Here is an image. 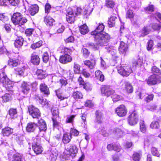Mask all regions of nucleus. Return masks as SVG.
<instances>
[{"label":"nucleus","mask_w":161,"mask_h":161,"mask_svg":"<svg viewBox=\"0 0 161 161\" xmlns=\"http://www.w3.org/2000/svg\"><path fill=\"white\" fill-rule=\"evenodd\" d=\"M2 133L3 136H8L13 133V129L8 127H5L2 129Z\"/></svg>","instance_id":"nucleus-19"},{"label":"nucleus","mask_w":161,"mask_h":161,"mask_svg":"<svg viewBox=\"0 0 161 161\" xmlns=\"http://www.w3.org/2000/svg\"><path fill=\"white\" fill-rule=\"evenodd\" d=\"M8 114L11 119H14L17 117V110L16 108H11L8 111Z\"/></svg>","instance_id":"nucleus-33"},{"label":"nucleus","mask_w":161,"mask_h":161,"mask_svg":"<svg viewBox=\"0 0 161 161\" xmlns=\"http://www.w3.org/2000/svg\"><path fill=\"white\" fill-rule=\"evenodd\" d=\"M58 155L57 151L55 149H52L51 151H48L46 154L47 157L51 161H55L57 159Z\"/></svg>","instance_id":"nucleus-10"},{"label":"nucleus","mask_w":161,"mask_h":161,"mask_svg":"<svg viewBox=\"0 0 161 161\" xmlns=\"http://www.w3.org/2000/svg\"><path fill=\"white\" fill-rule=\"evenodd\" d=\"M154 6L153 5L149 4L144 8V10L146 12H153L154 11Z\"/></svg>","instance_id":"nucleus-60"},{"label":"nucleus","mask_w":161,"mask_h":161,"mask_svg":"<svg viewBox=\"0 0 161 161\" xmlns=\"http://www.w3.org/2000/svg\"><path fill=\"white\" fill-rule=\"evenodd\" d=\"M143 63V60L142 59L139 58L137 60L133 62V65L135 66H141Z\"/></svg>","instance_id":"nucleus-57"},{"label":"nucleus","mask_w":161,"mask_h":161,"mask_svg":"<svg viewBox=\"0 0 161 161\" xmlns=\"http://www.w3.org/2000/svg\"><path fill=\"white\" fill-rule=\"evenodd\" d=\"M72 58L69 54H65L60 57L59 58L60 62L63 64H66L68 62H70Z\"/></svg>","instance_id":"nucleus-14"},{"label":"nucleus","mask_w":161,"mask_h":161,"mask_svg":"<svg viewBox=\"0 0 161 161\" xmlns=\"http://www.w3.org/2000/svg\"><path fill=\"white\" fill-rule=\"evenodd\" d=\"M156 75H153L150 76L147 80V83L150 85H155L157 83Z\"/></svg>","instance_id":"nucleus-22"},{"label":"nucleus","mask_w":161,"mask_h":161,"mask_svg":"<svg viewBox=\"0 0 161 161\" xmlns=\"http://www.w3.org/2000/svg\"><path fill=\"white\" fill-rule=\"evenodd\" d=\"M115 112L118 116L123 117L126 115L127 110L125 105L121 104L115 109Z\"/></svg>","instance_id":"nucleus-8"},{"label":"nucleus","mask_w":161,"mask_h":161,"mask_svg":"<svg viewBox=\"0 0 161 161\" xmlns=\"http://www.w3.org/2000/svg\"><path fill=\"white\" fill-rule=\"evenodd\" d=\"M127 46L125 43L123 42H121L119 48V50L120 53H123L127 51Z\"/></svg>","instance_id":"nucleus-31"},{"label":"nucleus","mask_w":161,"mask_h":161,"mask_svg":"<svg viewBox=\"0 0 161 161\" xmlns=\"http://www.w3.org/2000/svg\"><path fill=\"white\" fill-rule=\"evenodd\" d=\"M159 127V124L158 122L157 121L152 122L150 125L151 128L153 129L158 128Z\"/></svg>","instance_id":"nucleus-56"},{"label":"nucleus","mask_w":161,"mask_h":161,"mask_svg":"<svg viewBox=\"0 0 161 161\" xmlns=\"http://www.w3.org/2000/svg\"><path fill=\"white\" fill-rule=\"evenodd\" d=\"M102 94L105 96L108 97L115 93L114 91L107 86H104L101 88Z\"/></svg>","instance_id":"nucleus-9"},{"label":"nucleus","mask_w":161,"mask_h":161,"mask_svg":"<svg viewBox=\"0 0 161 161\" xmlns=\"http://www.w3.org/2000/svg\"><path fill=\"white\" fill-rule=\"evenodd\" d=\"M42 44V42L39 41L37 42L34 43L31 46V48L33 49H36L37 48L39 47Z\"/></svg>","instance_id":"nucleus-50"},{"label":"nucleus","mask_w":161,"mask_h":161,"mask_svg":"<svg viewBox=\"0 0 161 161\" xmlns=\"http://www.w3.org/2000/svg\"><path fill=\"white\" fill-rule=\"evenodd\" d=\"M94 38L95 44L93 43H88L87 44V46L89 47L90 48L93 49L95 50H96L98 48L99 46H104L107 44V43H104L102 45L97 44L95 42V36H94Z\"/></svg>","instance_id":"nucleus-27"},{"label":"nucleus","mask_w":161,"mask_h":161,"mask_svg":"<svg viewBox=\"0 0 161 161\" xmlns=\"http://www.w3.org/2000/svg\"><path fill=\"white\" fill-rule=\"evenodd\" d=\"M95 76L97 79L101 82L103 81L104 80V76L100 70H98L95 71Z\"/></svg>","instance_id":"nucleus-29"},{"label":"nucleus","mask_w":161,"mask_h":161,"mask_svg":"<svg viewBox=\"0 0 161 161\" xmlns=\"http://www.w3.org/2000/svg\"><path fill=\"white\" fill-rule=\"evenodd\" d=\"M52 120L53 121V125L54 128H56L58 130L59 129L62 128V124L59 123L58 122L56 119H54V118H52Z\"/></svg>","instance_id":"nucleus-47"},{"label":"nucleus","mask_w":161,"mask_h":161,"mask_svg":"<svg viewBox=\"0 0 161 161\" xmlns=\"http://www.w3.org/2000/svg\"><path fill=\"white\" fill-rule=\"evenodd\" d=\"M24 39L21 36L18 37L14 42V45L15 47H18L22 46L23 44Z\"/></svg>","instance_id":"nucleus-28"},{"label":"nucleus","mask_w":161,"mask_h":161,"mask_svg":"<svg viewBox=\"0 0 161 161\" xmlns=\"http://www.w3.org/2000/svg\"><path fill=\"white\" fill-rule=\"evenodd\" d=\"M95 121L98 123H100L103 120V114L99 110H97L95 113Z\"/></svg>","instance_id":"nucleus-24"},{"label":"nucleus","mask_w":161,"mask_h":161,"mask_svg":"<svg viewBox=\"0 0 161 161\" xmlns=\"http://www.w3.org/2000/svg\"><path fill=\"white\" fill-rule=\"evenodd\" d=\"M151 31L150 26H144L141 31V36H144L148 34Z\"/></svg>","instance_id":"nucleus-30"},{"label":"nucleus","mask_w":161,"mask_h":161,"mask_svg":"<svg viewBox=\"0 0 161 161\" xmlns=\"http://www.w3.org/2000/svg\"><path fill=\"white\" fill-rule=\"evenodd\" d=\"M152 153L155 156L159 157L160 154L157 148L155 147H153L152 148Z\"/></svg>","instance_id":"nucleus-63"},{"label":"nucleus","mask_w":161,"mask_h":161,"mask_svg":"<svg viewBox=\"0 0 161 161\" xmlns=\"http://www.w3.org/2000/svg\"><path fill=\"white\" fill-rule=\"evenodd\" d=\"M29 144H32V148L33 150L36 154L41 153L43 151V148L41 145L40 138L38 136L36 137H33Z\"/></svg>","instance_id":"nucleus-2"},{"label":"nucleus","mask_w":161,"mask_h":161,"mask_svg":"<svg viewBox=\"0 0 161 161\" xmlns=\"http://www.w3.org/2000/svg\"><path fill=\"white\" fill-rule=\"evenodd\" d=\"M72 138V136L69 133H65L64 134L62 137V141L64 144H68L70 142Z\"/></svg>","instance_id":"nucleus-21"},{"label":"nucleus","mask_w":161,"mask_h":161,"mask_svg":"<svg viewBox=\"0 0 161 161\" xmlns=\"http://www.w3.org/2000/svg\"><path fill=\"white\" fill-rule=\"evenodd\" d=\"M80 66L75 63L74 64L73 70L75 74H79L80 72Z\"/></svg>","instance_id":"nucleus-49"},{"label":"nucleus","mask_w":161,"mask_h":161,"mask_svg":"<svg viewBox=\"0 0 161 161\" xmlns=\"http://www.w3.org/2000/svg\"><path fill=\"white\" fill-rule=\"evenodd\" d=\"M56 95L58 99H60V100H62L64 99H67L68 97V96H64L63 94H62L59 92L58 91H56Z\"/></svg>","instance_id":"nucleus-48"},{"label":"nucleus","mask_w":161,"mask_h":161,"mask_svg":"<svg viewBox=\"0 0 161 161\" xmlns=\"http://www.w3.org/2000/svg\"><path fill=\"white\" fill-rule=\"evenodd\" d=\"M79 30L80 33L83 35L86 34L89 31L88 27L86 24L81 25L80 27Z\"/></svg>","instance_id":"nucleus-34"},{"label":"nucleus","mask_w":161,"mask_h":161,"mask_svg":"<svg viewBox=\"0 0 161 161\" xmlns=\"http://www.w3.org/2000/svg\"><path fill=\"white\" fill-rule=\"evenodd\" d=\"M69 134L70 135H71V136H72V135L76 136L78 135L79 134V131L76 129L71 128Z\"/></svg>","instance_id":"nucleus-54"},{"label":"nucleus","mask_w":161,"mask_h":161,"mask_svg":"<svg viewBox=\"0 0 161 161\" xmlns=\"http://www.w3.org/2000/svg\"><path fill=\"white\" fill-rule=\"evenodd\" d=\"M0 20L5 23L8 20V17L4 14H0Z\"/></svg>","instance_id":"nucleus-64"},{"label":"nucleus","mask_w":161,"mask_h":161,"mask_svg":"<svg viewBox=\"0 0 161 161\" xmlns=\"http://www.w3.org/2000/svg\"><path fill=\"white\" fill-rule=\"evenodd\" d=\"M104 28L103 23H99L96 29L91 33L92 35L95 36V42L97 44L102 45L107 43L110 39V36L108 34L103 32Z\"/></svg>","instance_id":"nucleus-1"},{"label":"nucleus","mask_w":161,"mask_h":161,"mask_svg":"<svg viewBox=\"0 0 161 161\" xmlns=\"http://www.w3.org/2000/svg\"><path fill=\"white\" fill-rule=\"evenodd\" d=\"M42 59L43 61L45 63L47 62L49 60V55L48 53L47 52L44 53L42 56Z\"/></svg>","instance_id":"nucleus-62"},{"label":"nucleus","mask_w":161,"mask_h":161,"mask_svg":"<svg viewBox=\"0 0 161 161\" xmlns=\"http://www.w3.org/2000/svg\"><path fill=\"white\" fill-rule=\"evenodd\" d=\"M19 64V61L18 59H10L8 61V65L11 67H16Z\"/></svg>","instance_id":"nucleus-25"},{"label":"nucleus","mask_w":161,"mask_h":161,"mask_svg":"<svg viewBox=\"0 0 161 161\" xmlns=\"http://www.w3.org/2000/svg\"><path fill=\"white\" fill-rule=\"evenodd\" d=\"M36 75L37 78L40 79H42L46 77L45 73L42 70L38 69L36 73Z\"/></svg>","instance_id":"nucleus-36"},{"label":"nucleus","mask_w":161,"mask_h":161,"mask_svg":"<svg viewBox=\"0 0 161 161\" xmlns=\"http://www.w3.org/2000/svg\"><path fill=\"white\" fill-rule=\"evenodd\" d=\"M117 19L116 16H111L109 19L108 21V26L110 27L114 26L115 24V20Z\"/></svg>","instance_id":"nucleus-40"},{"label":"nucleus","mask_w":161,"mask_h":161,"mask_svg":"<svg viewBox=\"0 0 161 161\" xmlns=\"http://www.w3.org/2000/svg\"><path fill=\"white\" fill-rule=\"evenodd\" d=\"M34 32V29L32 28H28L26 29L25 31V34L27 36H30L33 34Z\"/></svg>","instance_id":"nucleus-58"},{"label":"nucleus","mask_w":161,"mask_h":161,"mask_svg":"<svg viewBox=\"0 0 161 161\" xmlns=\"http://www.w3.org/2000/svg\"><path fill=\"white\" fill-rule=\"evenodd\" d=\"M119 73L124 76H127L132 72L131 67L126 64H122L117 67Z\"/></svg>","instance_id":"nucleus-4"},{"label":"nucleus","mask_w":161,"mask_h":161,"mask_svg":"<svg viewBox=\"0 0 161 161\" xmlns=\"http://www.w3.org/2000/svg\"><path fill=\"white\" fill-rule=\"evenodd\" d=\"M9 79L7 77L6 75L4 72L0 74V81L3 85L6 82L8 81Z\"/></svg>","instance_id":"nucleus-37"},{"label":"nucleus","mask_w":161,"mask_h":161,"mask_svg":"<svg viewBox=\"0 0 161 161\" xmlns=\"http://www.w3.org/2000/svg\"><path fill=\"white\" fill-rule=\"evenodd\" d=\"M124 132L119 129H117L115 131V134L118 137H120L124 135Z\"/></svg>","instance_id":"nucleus-55"},{"label":"nucleus","mask_w":161,"mask_h":161,"mask_svg":"<svg viewBox=\"0 0 161 161\" xmlns=\"http://www.w3.org/2000/svg\"><path fill=\"white\" fill-rule=\"evenodd\" d=\"M72 96L75 100H77L81 98L82 97V94L80 92L74 91Z\"/></svg>","instance_id":"nucleus-42"},{"label":"nucleus","mask_w":161,"mask_h":161,"mask_svg":"<svg viewBox=\"0 0 161 161\" xmlns=\"http://www.w3.org/2000/svg\"><path fill=\"white\" fill-rule=\"evenodd\" d=\"M30 87V85L24 81L22 82L20 86L21 91L25 95L27 94L29 92Z\"/></svg>","instance_id":"nucleus-12"},{"label":"nucleus","mask_w":161,"mask_h":161,"mask_svg":"<svg viewBox=\"0 0 161 161\" xmlns=\"http://www.w3.org/2000/svg\"><path fill=\"white\" fill-rule=\"evenodd\" d=\"M75 16L72 11L68 12L66 16L67 21L70 23H73L75 20Z\"/></svg>","instance_id":"nucleus-15"},{"label":"nucleus","mask_w":161,"mask_h":161,"mask_svg":"<svg viewBox=\"0 0 161 161\" xmlns=\"http://www.w3.org/2000/svg\"><path fill=\"white\" fill-rule=\"evenodd\" d=\"M78 150V148L75 145L69 144L65 146L64 153L68 157L71 156L73 158L75 156Z\"/></svg>","instance_id":"nucleus-5"},{"label":"nucleus","mask_w":161,"mask_h":161,"mask_svg":"<svg viewBox=\"0 0 161 161\" xmlns=\"http://www.w3.org/2000/svg\"><path fill=\"white\" fill-rule=\"evenodd\" d=\"M125 89L128 93H131L133 92V87L130 83L126 82L125 83Z\"/></svg>","instance_id":"nucleus-39"},{"label":"nucleus","mask_w":161,"mask_h":161,"mask_svg":"<svg viewBox=\"0 0 161 161\" xmlns=\"http://www.w3.org/2000/svg\"><path fill=\"white\" fill-rule=\"evenodd\" d=\"M28 110L30 115L33 118H38L40 116V112L37 108L31 105L29 106Z\"/></svg>","instance_id":"nucleus-6"},{"label":"nucleus","mask_w":161,"mask_h":161,"mask_svg":"<svg viewBox=\"0 0 161 161\" xmlns=\"http://www.w3.org/2000/svg\"><path fill=\"white\" fill-rule=\"evenodd\" d=\"M37 126L38 127L39 132H45L47 129L45 121L42 119L38 121ZM39 134H40V133Z\"/></svg>","instance_id":"nucleus-11"},{"label":"nucleus","mask_w":161,"mask_h":161,"mask_svg":"<svg viewBox=\"0 0 161 161\" xmlns=\"http://www.w3.org/2000/svg\"><path fill=\"white\" fill-rule=\"evenodd\" d=\"M93 9V4L90 3L85 7V14L89 15L92 12Z\"/></svg>","instance_id":"nucleus-35"},{"label":"nucleus","mask_w":161,"mask_h":161,"mask_svg":"<svg viewBox=\"0 0 161 161\" xmlns=\"http://www.w3.org/2000/svg\"><path fill=\"white\" fill-rule=\"evenodd\" d=\"M75 115H68L66 120V123L72 124L74 120Z\"/></svg>","instance_id":"nucleus-51"},{"label":"nucleus","mask_w":161,"mask_h":161,"mask_svg":"<svg viewBox=\"0 0 161 161\" xmlns=\"http://www.w3.org/2000/svg\"><path fill=\"white\" fill-rule=\"evenodd\" d=\"M107 148L108 150H114L117 152L120 151V146L119 144H109L108 145Z\"/></svg>","instance_id":"nucleus-18"},{"label":"nucleus","mask_w":161,"mask_h":161,"mask_svg":"<svg viewBox=\"0 0 161 161\" xmlns=\"http://www.w3.org/2000/svg\"><path fill=\"white\" fill-rule=\"evenodd\" d=\"M14 82L9 79L8 81L6 82L3 85L7 90H11L14 86Z\"/></svg>","instance_id":"nucleus-32"},{"label":"nucleus","mask_w":161,"mask_h":161,"mask_svg":"<svg viewBox=\"0 0 161 161\" xmlns=\"http://www.w3.org/2000/svg\"><path fill=\"white\" fill-rule=\"evenodd\" d=\"M82 52L84 56L86 58H87L90 53L88 51V50L85 48H83L82 49Z\"/></svg>","instance_id":"nucleus-61"},{"label":"nucleus","mask_w":161,"mask_h":161,"mask_svg":"<svg viewBox=\"0 0 161 161\" xmlns=\"http://www.w3.org/2000/svg\"><path fill=\"white\" fill-rule=\"evenodd\" d=\"M44 21L46 24L49 25H52L54 20L52 18L49 16H47L45 18Z\"/></svg>","instance_id":"nucleus-41"},{"label":"nucleus","mask_w":161,"mask_h":161,"mask_svg":"<svg viewBox=\"0 0 161 161\" xmlns=\"http://www.w3.org/2000/svg\"><path fill=\"white\" fill-rule=\"evenodd\" d=\"M151 27L154 31H159L161 28V25L160 24L153 23L152 24Z\"/></svg>","instance_id":"nucleus-52"},{"label":"nucleus","mask_w":161,"mask_h":161,"mask_svg":"<svg viewBox=\"0 0 161 161\" xmlns=\"http://www.w3.org/2000/svg\"><path fill=\"white\" fill-rule=\"evenodd\" d=\"M40 89L41 92L46 96L50 94L49 88L45 83H42L40 84Z\"/></svg>","instance_id":"nucleus-13"},{"label":"nucleus","mask_w":161,"mask_h":161,"mask_svg":"<svg viewBox=\"0 0 161 161\" xmlns=\"http://www.w3.org/2000/svg\"><path fill=\"white\" fill-rule=\"evenodd\" d=\"M138 120V116L135 112H133L128 118V122L129 124L131 125H136Z\"/></svg>","instance_id":"nucleus-7"},{"label":"nucleus","mask_w":161,"mask_h":161,"mask_svg":"<svg viewBox=\"0 0 161 161\" xmlns=\"http://www.w3.org/2000/svg\"><path fill=\"white\" fill-rule=\"evenodd\" d=\"M15 73L20 75H23L25 70V67L22 68H17L15 69Z\"/></svg>","instance_id":"nucleus-45"},{"label":"nucleus","mask_w":161,"mask_h":161,"mask_svg":"<svg viewBox=\"0 0 161 161\" xmlns=\"http://www.w3.org/2000/svg\"><path fill=\"white\" fill-rule=\"evenodd\" d=\"M142 155L141 153L135 152L132 156V159L134 161H139L141 158Z\"/></svg>","instance_id":"nucleus-43"},{"label":"nucleus","mask_w":161,"mask_h":161,"mask_svg":"<svg viewBox=\"0 0 161 161\" xmlns=\"http://www.w3.org/2000/svg\"><path fill=\"white\" fill-rule=\"evenodd\" d=\"M11 20L15 25H21L27 21L26 18L24 17L22 14L18 12L14 13L11 18Z\"/></svg>","instance_id":"nucleus-3"},{"label":"nucleus","mask_w":161,"mask_h":161,"mask_svg":"<svg viewBox=\"0 0 161 161\" xmlns=\"http://www.w3.org/2000/svg\"><path fill=\"white\" fill-rule=\"evenodd\" d=\"M140 128L141 131L143 133H145L146 131V126L143 120H141L140 122Z\"/></svg>","instance_id":"nucleus-46"},{"label":"nucleus","mask_w":161,"mask_h":161,"mask_svg":"<svg viewBox=\"0 0 161 161\" xmlns=\"http://www.w3.org/2000/svg\"><path fill=\"white\" fill-rule=\"evenodd\" d=\"M112 100L114 102H116L122 99L123 97L120 95L115 94L114 93L111 96Z\"/></svg>","instance_id":"nucleus-44"},{"label":"nucleus","mask_w":161,"mask_h":161,"mask_svg":"<svg viewBox=\"0 0 161 161\" xmlns=\"http://www.w3.org/2000/svg\"><path fill=\"white\" fill-rule=\"evenodd\" d=\"M72 51L71 50L67 47H63L62 48V50L60 52L61 53H65V54H68V53L70 54L71 53Z\"/></svg>","instance_id":"nucleus-59"},{"label":"nucleus","mask_w":161,"mask_h":161,"mask_svg":"<svg viewBox=\"0 0 161 161\" xmlns=\"http://www.w3.org/2000/svg\"><path fill=\"white\" fill-rule=\"evenodd\" d=\"M12 161H26L22 155L16 153L13 155Z\"/></svg>","instance_id":"nucleus-23"},{"label":"nucleus","mask_w":161,"mask_h":161,"mask_svg":"<svg viewBox=\"0 0 161 161\" xmlns=\"http://www.w3.org/2000/svg\"><path fill=\"white\" fill-rule=\"evenodd\" d=\"M105 5L108 8H113L114 5V3L113 0H106Z\"/></svg>","instance_id":"nucleus-53"},{"label":"nucleus","mask_w":161,"mask_h":161,"mask_svg":"<svg viewBox=\"0 0 161 161\" xmlns=\"http://www.w3.org/2000/svg\"><path fill=\"white\" fill-rule=\"evenodd\" d=\"M84 65L87 66L90 69H93L95 65L96 62L95 60H92L91 61L89 60H85L84 61Z\"/></svg>","instance_id":"nucleus-26"},{"label":"nucleus","mask_w":161,"mask_h":161,"mask_svg":"<svg viewBox=\"0 0 161 161\" xmlns=\"http://www.w3.org/2000/svg\"><path fill=\"white\" fill-rule=\"evenodd\" d=\"M38 10L39 8L37 5H32L29 7L28 12L31 15H34L38 12Z\"/></svg>","instance_id":"nucleus-16"},{"label":"nucleus","mask_w":161,"mask_h":161,"mask_svg":"<svg viewBox=\"0 0 161 161\" xmlns=\"http://www.w3.org/2000/svg\"><path fill=\"white\" fill-rule=\"evenodd\" d=\"M31 61L34 64L37 65L40 63V58L38 55L33 53L31 56Z\"/></svg>","instance_id":"nucleus-20"},{"label":"nucleus","mask_w":161,"mask_h":161,"mask_svg":"<svg viewBox=\"0 0 161 161\" xmlns=\"http://www.w3.org/2000/svg\"><path fill=\"white\" fill-rule=\"evenodd\" d=\"M2 102L3 103L8 102L10 101L12 99L11 95L9 93H5L2 97Z\"/></svg>","instance_id":"nucleus-38"},{"label":"nucleus","mask_w":161,"mask_h":161,"mask_svg":"<svg viewBox=\"0 0 161 161\" xmlns=\"http://www.w3.org/2000/svg\"><path fill=\"white\" fill-rule=\"evenodd\" d=\"M37 127V124L34 122H30L27 124L26 130L28 132H32Z\"/></svg>","instance_id":"nucleus-17"}]
</instances>
